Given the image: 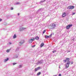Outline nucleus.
Segmentation results:
<instances>
[{"label":"nucleus","mask_w":76,"mask_h":76,"mask_svg":"<svg viewBox=\"0 0 76 76\" xmlns=\"http://www.w3.org/2000/svg\"><path fill=\"white\" fill-rule=\"evenodd\" d=\"M70 60V59L69 58H67L66 59V60H64L63 61H64V62H66V61H67V62H69V61H69Z\"/></svg>","instance_id":"obj_5"},{"label":"nucleus","mask_w":76,"mask_h":76,"mask_svg":"<svg viewBox=\"0 0 76 76\" xmlns=\"http://www.w3.org/2000/svg\"><path fill=\"white\" fill-rule=\"evenodd\" d=\"M20 44H23V42H20Z\"/></svg>","instance_id":"obj_24"},{"label":"nucleus","mask_w":76,"mask_h":76,"mask_svg":"<svg viewBox=\"0 0 76 76\" xmlns=\"http://www.w3.org/2000/svg\"><path fill=\"white\" fill-rule=\"evenodd\" d=\"M10 51L9 50H7V53H9V52Z\"/></svg>","instance_id":"obj_20"},{"label":"nucleus","mask_w":76,"mask_h":76,"mask_svg":"<svg viewBox=\"0 0 76 76\" xmlns=\"http://www.w3.org/2000/svg\"><path fill=\"white\" fill-rule=\"evenodd\" d=\"M59 68H60V66H59Z\"/></svg>","instance_id":"obj_32"},{"label":"nucleus","mask_w":76,"mask_h":76,"mask_svg":"<svg viewBox=\"0 0 76 76\" xmlns=\"http://www.w3.org/2000/svg\"><path fill=\"white\" fill-rule=\"evenodd\" d=\"M28 42H30V43H32L33 42L31 39H30L29 40Z\"/></svg>","instance_id":"obj_11"},{"label":"nucleus","mask_w":76,"mask_h":76,"mask_svg":"<svg viewBox=\"0 0 76 76\" xmlns=\"http://www.w3.org/2000/svg\"><path fill=\"white\" fill-rule=\"evenodd\" d=\"M41 69V67H39L37 68H35V72H37V70H39V69Z\"/></svg>","instance_id":"obj_6"},{"label":"nucleus","mask_w":76,"mask_h":76,"mask_svg":"<svg viewBox=\"0 0 76 76\" xmlns=\"http://www.w3.org/2000/svg\"><path fill=\"white\" fill-rule=\"evenodd\" d=\"M72 24H69L68 25L66 26V29H70V28L72 27Z\"/></svg>","instance_id":"obj_2"},{"label":"nucleus","mask_w":76,"mask_h":76,"mask_svg":"<svg viewBox=\"0 0 76 76\" xmlns=\"http://www.w3.org/2000/svg\"><path fill=\"white\" fill-rule=\"evenodd\" d=\"M56 26V25L54 23H52L49 26V28L50 29H54Z\"/></svg>","instance_id":"obj_1"},{"label":"nucleus","mask_w":76,"mask_h":76,"mask_svg":"<svg viewBox=\"0 0 76 76\" xmlns=\"http://www.w3.org/2000/svg\"><path fill=\"white\" fill-rule=\"evenodd\" d=\"M55 76H56V75H55Z\"/></svg>","instance_id":"obj_33"},{"label":"nucleus","mask_w":76,"mask_h":76,"mask_svg":"<svg viewBox=\"0 0 76 76\" xmlns=\"http://www.w3.org/2000/svg\"><path fill=\"white\" fill-rule=\"evenodd\" d=\"M66 16V13L64 12L62 13V18H64Z\"/></svg>","instance_id":"obj_4"},{"label":"nucleus","mask_w":76,"mask_h":76,"mask_svg":"<svg viewBox=\"0 0 76 76\" xmlns=\"http://www.w3.org/2000/svg\"><path fill=\"white\" fill-rule=\"evenodd\" d=\"M41 75V72H39L37 73V76H39V75Z\"/></svg>","instance_id":"obj_14"},{"label":"nucleus","mask_w":76,"mask_h":76,"mask_svg":"<svg viewBox=\"0 0 76 76\" xmlns=\"http://www.w3.org/2000/svg\"><path fill=\"white\" fill-rule=\"evenodd\" d=\"M1 21V19H0V22Z\"/></svg>","instance_id":"obj_29"},{"label":"nucleus","mask_w":76,"mask_h":76,"mask_svg":"<svg viewBox=\"0 0 76 76\" xmlns=\"http://www.w3.org/2000/svg\"><path fill=\"white\" fill-rule=\"evenodd\" d=\"M18 15L19 16V13H18Z\"/></svg>","instance_id":"obj_30"},{"label":"nucleus","mask_w":76,"mask_h":76,"mask_svg":"<svg viewBox=\"0 0 76 76\" xmlns=\"http://www.w3.org/2000/svg\"><path fill=\"white\" fill-rule=\"evenodd\" d=\"M17 64V63H13V66H14V65H15V64Z\"/></svg>","instance_id":"obj_19"},{"label":"nucleus","mask_w":76,"mask_h":76,"mask_svg":"<svg viewBox=\"0 0 76 76\" xmlns=\"http://www.w3.org/2000/svg\"><path fill=\"white\" fill-rule=\"evenodd\" d=\"M13 7H12L11 8V10H13Z\"/></svg>","instance_id":"obj_25"},{"label":"nucleus","mask_w":76,"mask_h":76,"mask_svg":"<svg viewBox=\"0 0 76 76\" xmlns=\"http://www.w3.org/2000/svg\"><path fill=\"white\" fill-rule=\"evenodd\" d=\"M70 64V61H69L66 64V69L68 68V67H69V65Z\"/></svg>","instance_id":"obj_3"},{"label":"nucleus","mask_w":76,"mask_h":76,"mask_svg":"<svg viewBox=\"0 0 76 76\" xmlns=\"http://www.w3.org/2000/svg\"><path fill=\"white\" fill-rule=\"evenodd\" d=\"M10 44H11V43L10 42Z\"/></svg>","instance_id":"obj_31"},{"label":"nucleus","mask_w":76,"mask_h":76,"mask_svg":"<svg viewBox=\"0 0 76 76\" xmlns=\"http://www.w3.org/2000/svg\"><path fill=\"white\" fill-rule=\"evenodd\" d=\"M71 64H73V61H71Z\"/></svg>","instance_id":"obj_27"},{"label":"nucleus","mask_w":76,"mask_h":76,"mask_svg":"<svg viewBox=\"0 0 76 76\" xmlns=\"http://www.w3.org/2000/svg\"><path fill=\"white\" fill-rule=\"evenodd\" d=\"M13 38L14 39L16 38V34H14V35L13 37Z\"/></svg>","instance_id":"obj_12"},{"label":"nucleus","mask_w":76,"mask_h":76,"mask_svg":"<svg viewBox=\"0 0 76 76\" xmlns=\"http://www.w3.org/2000/svg\"><path fill=\"white\" fill-rule=\"evenodd\" d=\"M31 41L33 42V41H34V40H35V38H33L31 39Z\"/></svg>","instance_id":"obj_13"},{"label":"nucleus","mask_w":76,"mask_h":76,"mask_svg":"<svg viewBox=\"0 0 76 76\" xmlns=\"http://www.w3.org/2000/svg\"><path fill=\"white\" fill-rule=\"evenodd\" d=\"M35 46V45H34L33 46V47H34Z\"/></svg>","instance_id":"obj_28"},{"label":"nucleus","mask_w":76,"mask_h":76,"mask_svg":"<svg viewBox=\"0 0 76 76\" xmlns=\"http://www.w3.org/2000/svg\"><path fill=\"white\" fill-rule=\"evenodd\" d=\"M53 53H56V50H54L52 51Z\"/></svg>","instance_id":"obj_17"},{"label":"nucleus","mask_w":76,"mask_h":76,"mask_svg":"<svg viewBox=\"0 0 76 76\" xmlns=\"http://www.w3.org/2000/svg\"><path fill=\"white\" fill-rule=\"evenodd\" d=\"M44 45V43H42L41 45H40V47H42Z\"/></svg>","instance_id":"obj_9"},{"label":"nucleus","mask_w":76,"mask_h":76,"mask_svg":"<svg viewBox=\"0 0 76 76\" xmlns=\"http://www.w3.org/2000/svg\"><path fill=\"white\" fill-rule=\"evenodd\" d=\"M16 4H19V2H17Z\"/></svg>","instance_id":"obj_26"},{"label":"nucleus","mask_w":76,"mask_h":76,"mask_svg":"<svg viewBox=\"0 0 76 76\" xmlns=\"http://www.w3.org/2000/svg\"><path fill=\"white\" fill-rule=\"evenodd\" d=\"M72 15H75V13L74 12L73 14H72Z\"/></svg>","instance_id":"obj_23"},{"label":"nucleus","mask_w":76,"mask_h":76,"mask_svg":"<svg viewBox=\"0 0 76 76\" xmlns=\"http://www.w3.org/2000/svg\"><path fill=\"white\" fill-rule=\"evenodd\" d=\"M52 36V34H51L50 36H45V38H50V37H51Z\"/></svg>","instance_id":"obj_7"},{"label":"nucleus","mask_w":76,"mask_h":76,"mask_svg":"<svg viewBox=\"0 0 76 76\" xmlns=\"http://www.w3.org/2000/svg\"><path fill=\"white\" fill-rule=\"evenodd\" d=\"M35 39H36L37 40H38V39H39V37H37V36L35 38Z\"/></svg>","instance_id":"obj_10"},{"label":"nucleus","mask_w":76,"mask_h":76,"mask_svg":"<svg viewBox=\"0 0 76 76\" xmlns=\"http://www.w3.org/2000/svg\"><path fill=\"white\" fill-rule=\"evenodd\" d=\"M46 31V30H44L43 32V34H44V33H45V32Z\"/></svg>","instance_id":"obj_16"},{"label":"nucleus","mask_w":76,"mask_h":76,"mask_svg":"<svg viewBox=\"0 0 76 76\" xmlns=\"http://www.w3.org/2000/svg\"><path fill=\"white\" fill-rule=\"evenodd\" d=\"M69 7V9H73L74 8H75V7L74 6H70Z\"/></svg>","instance_id":"obj_8"},{"label":"nucleus","mask_w":76,"mask_h":76,"mask_svg":"<svg viewBox=\"0 0 76 76\" xmlns=\"http://www.w3.org/2000/svg\"><path fill=\"white\" fill-rule=\"evenodd\" d=\"M58 76H61V74H59Z\"/></svg>","instance_id":"obj_21"},{"label":"nucleus","mask_w":76,"mask_h":76,"mask_svg":"<svg viewBox=\"0 0 76 76\" xmlns=\"http://www.w3.org/2000/svg\"><path fill=\"white\" fill-rule=\"evenodd\" d=\"M22 66V65H20L19 66V67L20 68V67H21Z\"/></svg>","instance_id":"obj_18"},{"label":"nucleus","mask_w":76,"mask_h":76,"mask_svg":"<svg viewBox=\"0 0 76 76\" xmlns=\"http://www.w3.org/2000/svg\"><path fill=\"white\" fill-rule=\"evenodd\" d=\"M26 29L25 28H22L21 29Z\"/></svg>","instance_id":"obj_22"},{"label":"nucleus","mask_w":76,"mask_h":76,"mask_svg":"<svg viewBox=\"0 0 76 76\" xmlns=\"http://www.w3.org/2000/svg\"><path fill=\"white\" fill-rule=\"evenodd\" d=\"M8 60H9V58H7V59H5L4 61H5L6 62V61H7Z\"/></svg>","instance_id":"obj_15"}]
</instances>
